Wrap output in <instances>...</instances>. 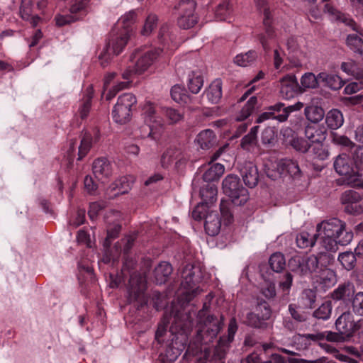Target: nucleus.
Returning a JSON list of instances; mask_svg holds the SVG:
<instances>
[{
  "label": "nucleus",
  "instance_id": "obj_1",
  "mask_svg": "<svg viewBox=\"0 0 363 363\" xmlns=\"http://www.w3.org/2000/svg\"><path fill=\"white\" fill-rule=\"evenodd\" d=\"M203 275L201 267L197 264H187L182 272V283L178 296V303L183 312H177L169 328L172 339L171 345L175 348L185 349L187 343V335L194 325L196 312L186 308V306L203 289L200 287Z\"/></svg>",
  "mask_w": 363,
  "mask_h": 363
},
{
  "label": "nucleus",
  "instance_id": "obj_2",
  "mask_svg": "<svg viewBox=\"0 0 363 363\" xmlns=\"http://www.w3.org/2000/svg\"><path fill=\"white\" fill-rule=\"evenodd\" d=\"M320 244L326 251L335 252L338 245H347L351 242L353 233L346 228L345 221L331 218L323 220L316 226Z\"/></svg>",
  "mask_w": 363,
  "mask_h": 363
},
{
  "label": "nucleus",
  "instance_id": "obj_3",
  "mask_svg": "<svg viewBox=\"0 0 363 363\" xmlns=\"http://www.w3.org/2000/svg\"><path fill=\"white\" fill-rule=\"evenodd\" d=\"M162 52L163 50L159 48L150 49L143 53L138 51L134 52L131 58L133 65H129L122 74L123 78L126 81L117 82L108 91L106 96V100L112 99L120 90L125 89L134 75H140L147 71Z\"/></svg>",
  "mask_w": 363,
  "mask_h": 363
},
{
  "label": "nucleus",
  "instance_id": "obj_4",
  "mask_svg": "<svg viewBox=\"0 0 363 363\" xmlns=\"http://www.w3.org/2000/svg\"><path fill=\"white\" fill-rule=\"evenodd\" d=\"M160 113L166 116L169 123H178L183 118V114L178 110L172 108H162L159 111L151 102H146L143 108V115L150 130L148 137L155 142L160 138V133L156 130L158 128H162L164 125V120L160 116Z\"/></svg>",
  "mask_w": 363,
  "mask_h": 363
},
{
  "label": "nucleus",
  "instance_id": "obj_5",
  "mask_svg": "<svg viewBox=\"0 0 363 363\" xmlns=\"http://www.w3.org/2000/svg\"><path fill=\"white\" fill-rule=\"evenodd\" d=\"M127 32H120L113 29L111 38L99 55L101 66H107L114 56L119 55L123 51L130 37L128 35Z\"/></svg>",
  "mask_w": 363,
  "mask_h": 363
},
{
  "label": "nucleus",
  "instance_id": "obj_6",
  "mask_svg": "<svg viewBox=\"0 0 363 363\" xmlns=\"http://www.w3.org/2000/svg\"><path fill=\"white\" fill-rule=\"evenodd\" d=\"M290 269L301 277H315L320 268L318 257L294 256L289 261Z\"/></svg>",
  "mask_w": 363,
  "mask_h": 363
},
{
  "label": "nucleus",
  "instance_id": "obj_7",
  "mask_svg": "<svg viewBox=\"0 0 363 363\" xmlns=\"http://www.w3.org/2000/svg\"><path fill=\"white\" fill-rule=\"evenodd\" d=\"M223 189L235 205H243L249 199L247 189L242 186L239 178L235 175L229 174L223 179Z\"/></svg>",
  "mask_w": 363,
  "mask_h": 363
},
{
  "label": "nucleus",
  "instance_id": "obj_8",
  "mask_svg": "<svg viewBox=\"0 0 363 363\" xmlns=\"http://www.w3.org/2000/svg\"><path fill=\"white\" fill-rule=\"evenodd\" d=\"M196 5L194 0H181L174 6L177 23L180 28L189 29L197 23L198 18L195 13Z\"/></svg>",
  "mask_w": 363,
  "mask_h": 363
},
{
  "label": "nucleus",
  "instance_id": "obj_9",
  "mask_svg": "<svg viewBox=\"0 0 363 363\" xmlns=\"http://www.w3.org/2000/svg\"><path fill=\"white\" fill-rule=\"evenodd\" d=\"M204 311H200L196 315L199 319V329L197 333V340L200 342H211L219 333L221 328V322L213 315H208L205 320H202Z\"/></svg>",
  "mask_w": 363,
  "mask_h": 363
},
{
  "label": "nucleus",
  "instance_id": "obj_10",
  "mask_svg": "<svg viewBox=\"0 0 363 363\" xmlns=\"http://www.w3.org/2000/svg\"><path fill=\"white\" fill-rule=\"evenodd\" d=\"M303 104L297 102L289 106H284L283 103H277L268 107L267 111L261 113L256 120L257 123L264 122L268 119H277L279 122H284L287 120L289 114L294 111L301 110Z\"/></svg>",
  "mask_w": 363,
  "mask_h": 363
},
{
  "label": "nucleus",
  "instance_id": "obj_11",
  "mask_svg": "<svg viewBox=\"0 0 363 363\" xmlns=\"http://www.w3.org/2000/svg\"><path fill=\"white\" fill-rule=\"evenodd\" d=\"M135 96L130 93L121 95L113 107L112 116L117 123H125L130 121L131 107L136 104Z\"/></svg>",
  "mask_w": 363,
  "mask_h": 363
},
{
  "label": "nucleus",
  "instance_id": "obj_12",
  "mask_svg": "<svg viewBox=\"0 0 363 363\" xmlns=\"http://www.w3.org/2000/svg\"><path fill=\"white\" fill-rule=\"evenodd\" d=\"M145 279L140 274L133 273L130 275L128 288V300L129 303H137L138 307L146 304L145 296Z\"/></svg>",
  "mask_w": 363,
  "mask_h": 363
},
{
  "label": "nucleus",
  "instance_id": "obj_13",
  "mask_svg": "<svg viewBox=\"0 0 363 363\" xmlns=\"http://www.w3.org/2000/svg\"><path fill=\"white\" fill-rule=\"evenodd\" d=\"M362 199V195L354 190L344 191L340 197L341 203L345 205V211L356 215L363 213Z\"/></svg>",
  "mask_w": 363,
  "mask_h": 363
},
{
  "label": "nucleus",
  "instance_id": "obj_14",
  "mask_svg": "<svg viewBox=\"0 0 363 363\" xmlns=\"http://www.w3.org/2000/svg\"><path fill=\"white\" fill-rule=\"evenodd\" d=\"M277 172L270 174L267 172L268 177L272 179H276L285 174H289L291 177L298 178L301 174V169L296 161L291 159H283L276 163Z\"/></svg>",
  "mask_w": 363,
  "mask_h": 363
},
{
  "label": "nucleus",
  "instance_id": "obj_15",
  "mask_svg": "<svg viewBox=\"0 0 363 363\" xmlns=\"http://www.w3.org/2000/svg\"><path fill=\"white\" fill-rule=\"evenodd\" d=\"M335 327L340 333L350 337L359 329V324L353 320L352 314L347 311L337 318Z\"/></svg>",
  "mask_w": 363,
  "mask_h": 363
},
{
  "label": "nucleus",
  "instance_id": "obj_16",
  "mask_svg": "<svg viewBox=\"0 0 363 363\" xmlns=\"http://www.w3.org/2000/svg\"><path fill=\"white\" fill-rule=\"evenodd\" d=\"M133 179L130 177H122L116 179L110 185L107 189V194L109 199L128 193L131 189Z\"/></svg>",
  "mask_w": 363,
  "mask_h": 363
},
{
  "label": "nucleus",
  "instance_id": "obj_17",
  "mask_svg": "<svg viewBox=\"0 0 363 363\" xmlns=\"http://www.w3.org/2000/svg\"><path fill=\"white\" fill-rule=\"evenodd\" d=\"M305 136L311 143H322L326 138L327 129L323 125L308 124L305 126Z\"/></svg>",
  "mask_w": 363,
  "mask_h": 363
},
{
  "label": "nucleus",
  "instance_id": "obj_18",
  "mask_svg": "<svg viewBox=\"0 0 363 363\" xmlns=\"http://www.w3.org/2000/svg\"><path fill=\"white\" fill-rule=\"evenodd\" d=\"M280 94L282 98L289 99L292 98L298 86L297 79L294 74H286L280 81Z\"/></svg>",
  "mask_w": 363,
  "mask_h": 363
},
{
  "label": "nucleus",
  "instance_id": "obj_19",
  "mask_svg": "<svg viewBox=\"0 0 363 363\" xmlns=\"http://www.w3.org/2000/svg\"><path fill=\"white\" fill-rule=\"evenodd\" d=\"M138 10H130L123 14L118 21L116 27L114 28L120 32L128 31V35L133 33V26L136 23L138 17Z\"/></svg>",
  "mask_w": 363,
  "mask_h": 363
},
{
  "label": "nucleus",
  "instance_id": "obj_20",
  "mask_svg": "<svg viewBox=\"0 0 363 363\" xmlns=\"http://www.w3.org/2000/svg\"><path fill=\"white\" fill-rule=\"evenodd\" d=\"M94 177L102 183H105L111 175L112 169L108 160L106 158H99L93 163Z\"/></svg>",
  "mask_w": 363,
  "mask_h": 363
},
{
  "label": "nucleus",
  "instance_id": "obj_21",
  "mask_svg": "<svg viewBox=\"0 0 363 363\" xmlns=\"http://www.w3.org/2000/svg\"><path fill=\"white\" fill-rule=\"evenodd\" d=\"M234 13V4L232 0H222L214 10L216 21L230 22Z\"/></svg>",
  "mask_w": 363,
  "mask_h": 363
},
{
  "label": "nucleus",
  "instance_id": "obj_22",
  "mask_svg": "<svg viewBox=\"0 0 363 363\" xmlns=\"http://www.w3.org/2000/svg\"><path fill=\"white\" fill-rule=\"evenodd\" d=\"M99 131L94 129L93 133L85 132L81 140V144L79 147L78 160H82L89 152L93 143H96L99 140Z\"/></svg>",
  "mask_w": 363,
  "mask_h": 363
},
{
  "label": "nucleus",
  "instance_id": "obj_23",
  "mask_svg": "<svg viewBox=\"0 0 363 363\" xmlns=\"http://www.w3.org/2000/svg\"><path fill=\"white\" fill-rule=\"evenodd\" d=\"M157 39L160 43L163 45L167 49L171 50H174L177 47L176 38L172 32L170 30L169 25L162 24L159 30Z\"/></svg>",
  "mask_w": 363,
  "mask_h": 363
},
{
  "label": "nucleus",
  "instance_id": "obj_24",
  "mask_svg": "<svg viewBox=\"0 0 363 363\" xmlns=\"http://www.w3.org/2000/svg\"><path fill=\"white\" fill-rule=\"evenodd\" d=\"M221 227V220L216 211L208 212L205 217V230L208 235L214 236L218 234Z\"/></svg>",
  "mask_w": 363,
  "mask_h": 363
},
{
  "label": "nucleus",
  "instance_id": "obj_25",
  "mask_svg": "<svg viewBox=\"0 0 363 363\" xmlns=\"http://www.w3.org/2000/svg\"><path fill=\"white\" fill-rule=\"evenodd\" d=\"M318 79L320 82L324 83L325 86L333 90L340 89L345 84L339 75L328 74L325 72H320L318 74Z\"/></svg>",
  "mask_w": 363,
  "mask_h": 363
},
{
  "label": "nucleus",
  "instance_id": "obj_26",
  "mask_svg": "<svg viewBox=\"0 0 363 363\" xmlns=\"http://www.w3.org/2000/svg\"><path fill=\"white\" fill-rule=\"evenodd\" d=\"M354 294V286L352 283L340 285L332 294V298L336 301H343L346 302L350 300V298Z\"/></svg>",
  "mask_w": 363,
  "mask_h": 363
},
{
  "label": "nucleus",
  "instance_id": "obj_27",
  "mask_svg": "<svg viewBox=\"0 0 363 363\" xmlns=\"http://www.w3.org/2000/svg\"><path fill=\"white\" fill-rule=\"evenodd\" d=\"M241 173L246 186L252 188L257 185L259 177L256 166L249 163L241 170Z\"/></svg>",
  "mask_w": 363,
  "mask_h": 363
},
{
  "label": "nucleus",
  "instance_id": "obj_28",
  "mask_svg": "<svg viewBox=\"0 0 363 363\" xmlns=\"http://www.w3.org/2000/svg\"><path fill=\"white\" fill-rule=\"evenodd\" d=\"M325 9L328 12L331 21H337L342 22L345 25L351 27L354 30H357V33H359V30H358V28L355 22L348 16L341 13L335 9H334L333 6H330L328 4L325 5Z\"/></svg>",
  "mask_w": 363,
  "mask_h": 363
},
{
  "label": "nucleus",
  "instance_id": "obj_29",
  "mask_svg": "<svg viewBox=\"0 0 363 363\" xmlns=\"http://www.w3.org/2000/svg\"><path fill=\"white\" fill-rule=\"evenodd\" d=\"M315 277L318 278L317 281H319L324 287H331L335 284L337 281L335 272L328 268H322L320 267L318 274L315 275Z\"/></svg>",
  "mask_w": 363,
  "mask_h": 363
},
{
  "label": "nucleus",
  "instance_id": "obj_30",
  "mask_svg": "<svg viewBox=\"0 0 363 363\" xmlns=\"http://www.w3.org/2000/svg\"><path fill=\"white\" fill-rule=\"evenodd\" d=\"M187 85L191 92L197 94L203 85V78L200 70L191 71L188 74Z\"/></svg>",
  "mask_w": 363,
  "mask_h": 363
},
{
  "label": "nucleus",
  "instance_id": "obj_31",
  "mask_svg": "<svg viewBox=\"0 0 363 363\" xmlns=\"http://www.w3.org/2000/svg\"><path fill=\"white\" fill-rule=\"evenodd\" d=\"M172 272V267L169 262H161L155 267L154 275L157 284H164Z\"/></svg>",
  "mask_w": 363,
  "mask_h": 363
},
{
  "label": "nucleus",
  "instance_id": "obj_32",
  "mask_svg": "<svg viewBox=\"0 0 363 363\" xmlns=\"http://www.w3.org/2000/svg\"><path fill=\"white\" fill-rule=\"evenodd\" d=\"M334 168L340 175H350L353 171L349 157L344 154L337 157Z\"/></svg>",
  "mask_w": 363,
  "mask_h": 363
},
{
  "label": "nucleus",
  "instance_id": "obj_33",
  "mask_svg": "<svg viewBox=\"0 0 363 363\" xmlns=\"http://www.w3.org/2000/svg\"><path fill=\"white\" fill-rule=\"evenodd\" d=\"M208 100L211 104L219 102L222 96V82L220 79L214 80L206 91Z\"/></svg>",
  "mask_w": 363,
  "mask_h": 363
},
{
  "label": "nucleus",
  "instance_id": "obj_34",
  "mask_svg": "<svg viewBox=\"0 0 363 363\" xmlns=\"http://www.w3.org/2000/svg\"><path fill=\"white\" fill-rule=\"evenodd\" d=\"M258 38L265 50H269L272 45L279 43L277 35L271 26H267L265 31L258 35Z\"/></svg>",
  "mask_w": 363,
  "mask_h": 363
},
{
  "label": "nucleus",
  "instance_id": "obj_35",
  "mask_svg": "<svg viewBox=\"0 0 363 363\" xmlns=\"http://www.w3.org/2000/svg\"><path fill=\"white\" fill-rule=\"evenodd\" d=\"M325 122L329 128L338 129L344 123L343 115L338 109H332L326 114Z\"/></svg>",
  "mask_w": 363,
  "mask_h": 363
},
{
  "label": "nucleus",
  "instance_id": "obj_36",
  "mask_svg": "<svg viewBox=\"0 0 363 363\" xmlns=\"http://www.w3.org/2000/svg\"><path fill=\"white\" fill-rule=\"evenodd\" d=\"M215 135L213 131L206 129L201 131L196 138V142L201 149H208L215 143Z\"/></svg>",
  "mask_w": 363,
  "mask_h": 363
},
{
  "label": "nucleus",
  "instance_id": "obj_37",
  "mask_svg": "<svg viewBox=\"0 0 363 363\" xmlns=\"http://www.w3.org/2000/svg\"><path fill=\"white\" fill-rule=\"evenodd\" d=\"M225 167L220 163H214L206 170L203 179L206 182L218 180L224 173Z\"/></svg>",
  "mask_w": 363,
  "mask_h": 363
},
{
  "label": "nucleus",
  "instance_id": "obj_38",
  "mask_svg": "<svg viewBox=\"0 0 363 363\" xmlns=\"http://www.w3.org/2000/svg\"><path fill=\"white\" fill-rule=\"evenodd\" d=\"M317 233H309L307 231H301L296 236V244L299 248L311 247L315 245L317 239Z\"/></svg>",
  "mask_w": 363,
  "mask_h": 363
},
{
  "label": "nucleus",
  "instance_id": "obj_39",
  "mask_svg": "<svg viewBox=\"0 0 363 363\" xmlns=\"http://www.w3.org/2000/svg\"><path fill=\"white\" fill-rule=\"evenodd\" d=\"M304 113L306 118L313 124H318L325 116L324 110L318 106H308L305 108Z\"/></svg>",
  "mask_w": 363,
  "mask_h": 363
},
{
  "label": "nucleus",
  "instance_id": "obj_40",
  "mask_svg": "<svg viewBox=\"0 0 363 363\" xmlns=\"http://www.w3.org/2000/svg\"><path fill=\"white\" fill-rule=\"evenodd\" d=\"M174 161L175 162V167L177 169H180L186 163V159L182 155L181 153H177L175 155H173L172 150H168L163 154L162 157V163L163 166H167Z\"/></svg>",
  "mask_w": 363,
  "mask_h": 363
},
{
  "label": "nucleus",
  "instance_id": "obj_41",
  "mask_svg": "<svg viewBox=\"0 0 363 363\" xmlns=\"http://www.w3.org/2000/svg\"><path fill=\"white\" fill-rule=\"evenodd\" d=\"M158 16L153 13H149L144 21V23L140 30V34L143 36H150L153 30L157 28L158 25Z\"/></svg>",
  "mask_w": 363,
  "mask_h": 363
},
{
  "label": "nucleus",
  "instance_id": "obj_42",
  "mask_svg": "<svg viewBox=\"0 0 363 363\" xmlns=\"http://www.w3.org/2000/svg\"><path fill=\"white\" fill-rule=\"evenodd\" d=\"M217 193L218 190L214 184H208L203 186L200 191V195L203 200V203L206 205L216 201Z\"/></svg>",
  "mask_w": 363,
  "mask_h": 363
},
{
  "label": "nucleus",
  "instance_id": "obj_43",
  "mask_svg": "<svg viewBox=\"0 0 363 363\" xmlns=\"http://www.w3.org/2000/svg\"><path fill=\"white\" fill-rule=\"evenodd\" d=\"M257 99L255 96H252L246 102L240 111L237 114L235 119L238 121H242L247 118L255 110Z\"/></svg>",
  "mask_w": 363,
  "mask_h": 363
},
{
  "label": "nucleus",
  "instance_id": "obj_44",
  "mask_svg": "<svg viewBox=\"0 0 363 363\" xmlns=\"http://www.w3.org/2000/svg\"><path fill=\"white\" fill-rule=\"evenodd\" d=\"M257 57V54L254 50H250L245 53L237 55L234 58V62L240 67H247L252 65Z\"/></svg>",
  "mask_w": 363,
  "mask_h": 363
},
{
  "label": "nucleus",
  "instance_id": "obj_45",
  "mask_svg": "<svg viewBox=\"0 0 363 363\" xmlns=\"http://www.w3.org/2000/svg\"><path fill=\"white\" fill-rule=\"evenodd\" d=\"M70 15L74 17H79V20L83 18L87 13V1L77 0L69 9Z\"/></svg>",
  "mask_w": 363,
  "mask_h": 363
},
{
  "label": "nucleus",
  "instance_id": "obj_46",
  "mask_svg": "<svg viewBox=\"0 0 363 363\" xmlns=\"http://www.w3.org/2000/svg\"><path fill=\"white\" fill-rule=\"evenodd\" d=\"M355 255L351 251H346L339 254L338 260L345 269L351 270L354 267L357 262Z\"/></svg>",
  "mask_w": 363,
  "mask_h": 363
},
{
  "label": "nucleus",
  "instance_id": "obj_47",
  "mask_svg": "<svg viewBox=\"0 0 363 363\" xmlns=\"http://www.w3.org/2000/svg\"><path fill=\"white\" fill-rule=\"evenodd\" d=\"M269 263L273 271L279 272L285 267V257L281 252H275L269 257Z\"/></svg>",
  "mask_w": 363,
  "mask_h": 363
},
{
  "label": "nucleus",
  "instance_id": "obj_48",
  "mask_svg": "<svg viewBox=\"0 0 363 363\" xmlns=\"http://www.w3.org/2000/svg\"><path fill=\"white\" fill-rule=\"evenodd\" d=\"M341 70L345 73L347 76L352 77L357 79L360 68L358 67L355 61L352 60H348L341 63Z\"/></svg>",
  "mask_w": 363,
  "mask_h": 363
},
{
  "label": "nucleus",
  "instance_id": "obj_49",
  "mask_svg": "<svg viewBox=\"0 0 363 363\" xmlns=\"http://www.w3.org/2000/svg\"><path fill=\"white\" fill-rule=\"evenodd\" d=\"M310 153L314 160L324 161L329 157L328 150L323 145V143L313 145Z\"/></svg>",
  "mask_w": 363,
  "mask_h": 363
},
{
  "label": "nucleus",
  "instance_id": "obj_50",
  "mask_svg": "<svg viewBox=\"0 0 363 363\" xmlns=\"http://www.w3.org/2000/svg\"><path fill=\"white\" fill-rule=\"evenodd\" d=\"M87 94L86 95V97L82 102V104L80 105L79 108V113L80 115V117L82 119L85 118L90 110L91 108V99L93 97V88L91 86H89L87 88Z\"/></svg>",
  "mask_w": 363,
  "mask_h": 363
},
{
  "label": "nucleus",
  "instance_id": "obj_51",
  "mask_svg": "<svg viewBox=\"0 0 363 363\" xmlns=\"http://www.w3.org/2000/svg\"><path fill=\"white\" fill-rule=\"evenodd\" d=\"M347 45L354 52L360 54L363 51V40L357 34L348 35Z\"/></svg>",
  "mask_w": 363,
  "mask_h": 363
},
{
  "label": "nucleus",
  "instance_id": "obj_52",
  "mask_svg": "<svg viewBox=\"0 0 363 363\" xmlns=\"http://www.w3.org/2000/svg\"><path fill=\"white\" fill-rule=\"evenodd\" d=\"M318 74L315 76L313 73H305L301 78V87L305 89H315L318 85Z\"/></svg>",
  "mask_w": 363,
  "mask_h": 363
},
{
  "label": "nucleus",
  "instance_id": "obj_53",
  "mask_svg": "<svg viewBox=\"0 0 363 363\" xmlns=\"http://www.w3.org/2000/svg\"><path fill=\"white\" fill-rule=\"evenodd\" d=\"M293 282V276L291 273L287 272L283 274L279 281V290L281 291L284 296L289 294L291 287Z\"/></svg>",
  "mask_w": 363,
  "mask_h": 363
},
{
  "label": "nucleus",
  "instance_id": "obj_54",
  "mask_svg": "<svg viewBox=\"0 0 363 363\" xmlns=\"http://www.w3.org/2000/svg\"><path fill=\"white\" fill-rule=\"evenodd\" d=\"M332 311V303L327 301L321 304L314 312L313 315L316 318L322 320H328Z\"/></svg>",
  "mask_w": 363,
  "mask_h": 363
},
{
  "label": "nucleus",
  "instance_id": "obj_55",
  "mask_svg": "<svg viewBox=\"0 0 363 363\" xmlns=\"http://www.w3.org/2000/svg\"><path fill=\"white\" fill-rule=\"evenodd\" d=\"M230 203L225 201H221L220 204V211L225 225L231 223L233 219V214L230 210Z\"/></svg>",
  "mask_w": 363,
  "mask_h": 363
},
{
  "label": "nucleus",
  "instance_id": "obj_56",
  "mask_svg": "<svg viewBox=\"0 0 363 363\" xmlns=\"http://www.w3.org/2000/svg\"><path fill=\"white\" fill-rule=\"evenodd\" d=\"M328 4V3H326L323 8L322 7H320L318 6H316V5H311L310 9H309V11H308V17H309V20L312 22V18H313L314 20H320L322 19V16H323V13H325L328 15L329 18H330V16L328 13V12L326 11L325 9V5ZM328 5L330 6V4H328ZM330 6H332L330 5Z\"/></svg>",
  "mask_w": 363,
  "mask_h": 363
},
{
  "label": "nucleus",
  "instance_id": "obj_57",
  "mask_svg": "<svg viewBox=\"0 0 363 363\" xmlns=\"http://www.w3.org/2000/svg\"><path fill=\"white\" fill-rule=\"evenodd\" d=\"M171 96L172 99L177 103L185 102L187 98L185 89L180 85H174L172 87Z\"/></svg>",
  "mask_w": 363,
  "mask_h": 363
},
{
  "label": "nucleus",
  "instance_id": "obj_58",
  "mask_svg": "<svg viewBox=\"0 0 363 363\" xmlns=\"http://www.w3.org/2000/svg\"><path fill=\"white\" fill-rule=\"evenodd\" d=\"M291 145L297 151L306 152L311 147L310 142L302 138H294L290 142Z\"/></svg>",
  "mask_w": 363,
  "mask_h": 363
},
{
  "label": "nucleus",
  "instance_id": "obj_59",
  "mask_svg": "<svg viewBox=\"0 0 363 363\" xmlns=\"http://www.w3.org/2000/svg\"><path fill=\"white\" fill-rule=\"evenodd\" d=\"M284 57L285 53L281 49L279 48L274 49L273 54V62L274 67L276 69L282 70V69L284 67Z\"/></svg>",
  "mask_w": 363,
  "mask_h": 363
},
{
  "label": "nucleus",
  "instance_id": "obj_60",
  "mask_svg": "<svg viewBox=\"0 0 363 363\" xmlns=\"http://www.w3.org/2000/svg\"><path fill=\"white\" fill-rule=\"evenodd\" d=\"M354 312L358 315H363V292H358L352 299Z\"/></svg>",
  "mask_w": 363,
  "mask_h": 363
},
{
  "label": "nucleus",
  "instance_id": "obj_61",
  "mask_svg": "<svg viewBox=\"0 0 363 363\" xmlns=\"http://www.w3.org/2000/svg\"><path fill=\"white\" fill-rule=\"evenodd\" d=\"M208 213L206 205L203 203H201L194 208L191 215L194 220H201L203 218L206 217Z\"/></svg>",
  "mask_w": 363,
  "mask_h": 363
},
{
  "label": "nucleus",
  "instance_id": "obj_62",
  "mask_svg": "<svg viewBox=\"0 0 363 363\" xmlns=\"http://www.w3.org/2000/svg\"><path fill=\"white\" fill-rule=\"evenodd\" d=\"M169 323V318L167 316H164L161 320V322L159 323L157 330L155 333V338L159 342H161L162 341L161 338L167 332V328Z\"/></svg>",
  "mask_w": 363,
  "mask_h": 363
},
{
  "label": "nucleus",
  "instance_id": "obj_63",
  "mask_svg": "<svg viewBox=\"0 0 363 363\" xmlns=\"http://www.w3.org/2000/svg\"><path fill=\"white\" fill-rule=\"evenodd\" d=\"M55 22L57 26H64L79 20V17H74L72 15H60L55 16Z\"/></svg>",
  "mask_w": 363,
  "mask_h": 363
},
{
  "label": "nucleus",
  "instance_id": "obj_64",
  "mask_svg": "<svg viewBox=\"0 0 363 363\" xmlns=\"http://www.w3.org/2000/svg\"><path fill=\"white\" fill-rule=\"evenodd\" d=\"M276 135L274 128H267L262 133V141L264 144H272L275 141Z\"/></svg>",
  "mask_w": 363,
  "mask_h": 363
}]
</instances>
